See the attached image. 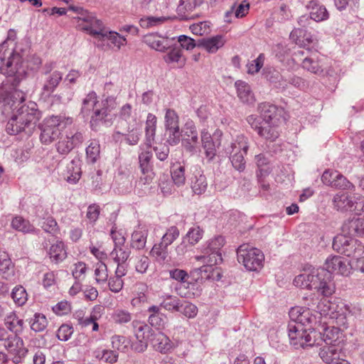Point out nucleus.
<instances>
[{
    "instance_id": "obj_1",
    "label": "nucleus",
    "mask_w": 364,
    "mask_h": 364,
    "mask_svg": "<svg viewBox=\"0 0 364 364\" xmlns=\"http://www.w3.org/2000/svg\"><path fill=\"white\" fill-rule=\"evenodd\" d=\"M17 95L20 100L18 101H13L11 99H6V103L11 107L15 106L12 117L6 124V131L9 134H17L26 129H33L41 118V112L38 109L35 103L30 105H21L25 100L24 95L16 90L14 96Z\"/></svg>"
},
{
    "instance_id": "obj_2",
    "label": "nucleus",
    "mask_w": 364,
    "mask_h": 364,
    "mask_svg": "<svg viewBox=\"0 0 364 364\" xmlns=\"http://www.w3.org/2000/svg\"><path fill=\"white\" fill-rule=\"evenodd\" d=\"M321 333L314 328H306L302 324H290L289 337L291 344L296 348H308L321 345Z\"/></svg>"
},
{
    "instance_id": "obj_3",
    "label": "nucleus",
    "mask_w": 364,
    "mask_h": 364,
    "mask_svg": "<svg viewBox=\"0 0 364 364\" xmlns=\"http://www.w3.org/2000/svg\"><path fill=\"white\" fill-rule=\"evenodd\" d=\"M237 256L238 262L249 271H257L263 267L264 254L248 243H244L237 248Z\"/></svg>"
},
{
    "instance_id": "obj_4",
    "label": "nucleus",
    "mask_w": 364,
    "mask_h": 364,
    "mask_svg": "<svg viewBox=\"0 0 364 364\" xmlns=\"http://www.w3.org/2000/svg\"><path fill=\"white\" fill-rule=\"evenodd\" d=\"M334 208L341 212H355L360 214L364 211V197L349 192H338L333 199Z\"/></svg>"
},
{
    "instance_id": "obj_5",
    "label": "nucleus",
    "mask_w": 364,
    "mask_h": 364,
    "mask_svg": "<svg viewBox=\"0 0 364 364\" xmlns=\"http://www.w3.org/2000/svg\"><path fill=\"white\" fill-rule=\"evenodd\" d=\"M7 338L5 348L12 356V361L15 364L22 363L26 357L28 349L24 346L23 340L17 335L7 336V331L4 328H0V341Z\"/></svg>"
},
{
    "instance_id": "obj_6",
    "label": "nucleus",
    "mask_w": 364,
    "mask_h": 364,
    "mask_svg": "<svg viewBox=\"0 0 364 364\" xmlns=\"http://www.w3.org/2000/svg\"><path fill=\"white\" fill-rule=\"evenodd\" d=\"M247 122L251 127L257 131L258 135L267 141L273 142L280 135L279 124H271L267 122H260L253 115L248 117Z\"/></svg>"
},
{
    "instance_id": "obj_7",
    "label": "nucleus",
    "mask_w": 364,
    "mask_h": 364,
    "mask_svg": "<svg viewBox=\"0 0 364 364\" xmlns=\"http://www.w3.org/2000/svg\"><path fill=\"white\" fill-rule=\"evenodd\" d=\"M75 20L78 29L86 31L96 39L102 34L105 27L101 20L89 14H82L81 17H77Z\"/></svg>"
},
{
    "instance_id": "obj_8",
    "label": "nucleus",
    "mask_w": 364,
    "mask_h": 364,
    "mask_svg": "<svg viewBox=\"0 0 364 364\" xmlns=\"http://www.w3.org/2000/svg\"><path fill=\"white\" fill-rule=\"evenodd\" d=\"M65 124V118L60 116H52L46 119L41 133V139L50 142L58 136L60 129Z\"/></svg>"
},
{
    "instance_id": "obj_9",
    "label": "nucleus",
    "mask_w": 364,
    "mask_h": 364,
    "mask_svg": "<svg viewBox=\"0 0 364 364\" xmlns=\"http://www.w3.org/2000/svg\"><path fill=\"white\" fill-rule=\"evenodd\" d=\"M325 269L331 274L347 277L352 271L350 262L340 256H332L327 258L324 263Z\"/></svg>"
},
{
    "instance_id": "obj_10",
    "label": "nucleus",
    "mask_w": 364,
    "mask_h": 364,
    "mask_svg": "<svg viewBox=\"0 0 364 364\" xmlns=\"http://www.w3.org/2000/svg\"><path fill=\"white\" fill-rule=\"evenodd\" d=\"M133 326L135 330V336L139 343L132 347L136 352H143L147 347V342L153 337L155 332L146 323L139 321H134Z\"/></svg>"
},
{
    "instance_id": "obj_11",
    "label": "nucleus",
    "mask_w": 364,
    "mask_h": 364,
    "mask_svg": "<svg viewBox=\"0 0 364 364\" xmlns=\"http://www.w3.org/2000/svg\"><path fill=\"white\" fill-rule=\"evenodd\" d=\"M259 110L262 118V120H260V122L280 124L284 119V109L274 105L262 103L259 106Z\"/></svg>"
},
{
    "instance_id": "obj_12",
    "label": "nucleus",
    "mask_w": 364,
    "mask_h": 364,
    "mask_svg": "<svg viewBox=\"0 0 364 364\" xmlns=\"http://www.w3.org/2000/svg\"><path fill=\"white\" fill-rule=\"evenodd\" d=\"M346 235L344 233L336 236L333 242V248L339 253L351 257L354 255L355 250L354 247L357 241Z\"/></svg>"
},
{
    "instance_id": "obj_13",
    "label": "nucleus",
    "mask_w": 364,
    "mask_h": 364,
    "mask_svg": "<svg viewBox=\"0 0 364 364\" xmlns=\"http://www.w3.org/2000/svg\"><path fill=\"white\" fill-rule=\"evenodd\" d=\"M291 316H295L296 324H302L303 326L308 328H314L317 323V317L308 308H293L291 311Z\"/></svg>"
},
{
    "instance_id": "obj_14",
    "label": "nucleus",
    "mask_w": 364,
    "mask_h": 364,
    "mask_svg": "<svg viewBox=\"0 0 364 364\" xmlns=\"http://www.w3.org/2000/svg\"><path fill=\"white\" fill-rule=\"evenodd\" d=\"M83 137L80 132H70L62 136L57 144V150L61 154H68L74 147L82 144Z\"/></svg>"
},
{
    "instance_id": "obj_15",
    "label": "nucleus",
    "mask_w": 364,
    "mask_h": 364,
    "mask_svg": "<svg viewBox=\"0 0 364 364\" xmlns=\"http://www.w3.org/2000/svg\"><path fill=\"white\" fill-rule=\"evenodd\" d=\"M23 67V58L16 52H13L8 60L0 66V73L6 76H14Z\"/></svg>"
},
{
    "instance_id": "obj_16",
    "label": "nucleus",
    "mask_w": 364,
    "mask_h": 364,
    "mask_svg": "<svg viewBox=\"0 0 364 364\" xmlns=\"http://www.w3.org/2000/svg\"><path fill=\"white\" fill-rule=\"evenodd\" d=\"M225 245V239L223 236H215L208 241L205 253L214 259L215 263H220L223 260L221 250Z\"/></svg>"
},
{
    "instance_id": "obj_17",
    "label": "nucleus",
    "mask_w": 364,
    "mask_h": 364,
    "mask_svg": "<svg viewBox=\"0 0 364 364\" xmlns=\"http://www.w3.org/2000/svg\"><path fill=\"white\" fill-rule=\"evenodd\" d=\"M152 153L150 150L142 151L139 156V166L142 174L145 175L141 180L144 183H149L154 177L152 166L151 165V159Z\"/></svg>"
},
{
    "instance_id": "obj_18",
    "label": "nucleus",
    "mask_w": 364,
    "mask_h": 364,
    "mask_svg": "<svg viewBox=\"0 0 364 364\" xmlns=\"http://www.w3.org/2000/svg\"><path fill=\"white\" fill-rule=\"evenodd\" d=\"M207 264L202 266L200 269L201 279H220L221 278V269L217 265L219 263H215L214 259L211 257H203Z\"/></svg>"
},
{
    "instance_id": "obj_19",
    "label": "nucleus",
    "mask_w": 364,
    "mask_h": 364,
    "mask_svg": "<svg viewBox=\"0 0 364 364\" xmlns=\"http://www.w3.org/2000/svg\"><path fill=\"white\" fill-rule=\"evenodd\" d=\"M317 270L311 266L304 269V272L296 276L294 279V284L302 289H311Z\"/></svg>"
},
{
    "instance_id": "obj_20",
    "label": "nucleus",
    "mask_w": 364,
    "mask_h": 364,
    "mask_svg": "<svg viewBox=\"0 0 364 364\" xmlns=\"http://www.w3.org/2000/svg\"><path fill=\"white\" fill-rule=\"evenodd\" d=\"M150 342L156 350L162 353H166L173 348V343L168 337L159 331L154 333Z\"/></svg>"
},
{
    "instance_id": "obj_21",
    "label": "nucleus",
    "mask_w": 364,
    "mask_h": 364,
    "mask_svg": "<svg viewBox=\"0 0 364 364\" xmlns=\"http://www.w3.org/2000/svg\"><path fill=\"white\" fill-rule=\"evenodd\" d=\"M115 101L111 98H106L97 104L92 116V119L100 121L105 119L114 108Z\"/></svg>"
},
{
    "instance_id": "obj_22",
    "label": "nucleus",
    "mask_w": 364,
    "mask_h": 364,
    "mask_svg": "<svg viewBox=\"0 0 364 364\" xmlns=\"http://www.w3.org/2000/svg\"><path fill=\"white\" fill-rule=\"evenodd\" d=\"M342 231L348 235L363 237L364 218H358L348 220L343 224Z\"/></svg>"
},
{
    "instance_id": "obj_23",
    "label": "nucleus",
    "mask_w": 364,
    "mask_h": 364,
    "mask_svg": "<svg viewBox=\"0 0 364 364\" xmlns=\"http://www.w3.org/2000/svg\"><path fill=\"white\" fill-rule=\"evenodd\" d=\"M306 7L309 11L311 18L315 21H322L328 18V13L326 7L316 0H311Z\"/></svg>"
},
{
    "instance_id": "obj_24",
    "label": "nucleus",
    "mask_w": 364,
    "mask_h": 364,
    "mask_svg": "<svg viewBox=\"0 0 364 364\" xmlns=\"http://www.w3.org/2000/svg\"><path fill=\"white\" fill-rule=\"evenodd\" d=\"M341 346L338 345L325 346L321 348L319 355L326 364H333L341 360L340 352Z\"/></svg>"
},
{
    "instance_id": "obj_25",
    "label": "nucleus",
    "mask_w": 364,
    "mask_h": 364,
    "mask_svg": "<svg viewBox=\"0 0 364 364\" xmlns=\"http://www.w3.org/2000/svg\"><path fill=\"white\" fill-rule=\"evenodd\" d=\"M97 40H107L117 49H120L122 46H125L127 43V38L124 36L117 32L107 31L105 27H104L103 31H102V34L99 36Z\"/></svg>"
},
{
    "instance_id": "obj_26",
    "label": "nucleus",
    "mask_w": 364,
    "mask_h": 364,
    "mask_svg": "<svg viewBox=\"0 0 364 364\" xmlns=\"http://www.w3.org/2000/svg\"><path fill=\"white\" fill-rule=\"evenodd\" d=\"M92 356L95 360L107 364H115L119 359V353L117 351L100 348L93 350Z\"/></svg>"
},
{
    "instance_id": "obj_27",
    "label": "nucleus",
    "mask_w": 364,
    "mask_h": 364,
    "mask_svg": "<svg viewBox=\"0 0 364 364\" xmlns=\"http://www.w3.org/2000/svg\"><path fill=\"white\" fill-rule=\"evenodd\" d=\"M144 41L151 48L159 51H164L169 47L168 38L156 33L146 35L144 37Z\"/></svg>"
},
{
    "instance_id": "obj_28",
    "label": "nucleus",
    "mask_w": 364,
    "mask_h": 364,
    "mask_svg": "<svg viewBox=\"0 0 364 364\" xmlns=\"http://www.w3.org/2000/svg\"><path fill=\"white\" fill-rule=\"evenodd\" d=\"M341 333L338 327L327 326L324 327L322 337L321 336V342L324 341L326 346H340V336Z\"/></svg>"
},
{
    "instance_id": "obj_29",
    "label": "nucleus",
    "mask_w": 364,
    "mask_h": 364,
    "mask_svg": "<svg viewBox=\"0 0 364 364\" xmlns=\"http://www.w3.org/2000/svg\"><path fill=\"white\" fill-rule=\"evenodd\" d=\"M148 229L145 225H139L132 235V247L137 249H143L146 242Z\"/></svg>"
},
{
    "instance_id": "obj_30",
    "label": "nucleus",
    "mask_w": 364,
    "mask_h": 364,
    "mask_svg": "<svg viewBox=\"0 0 364 364\" xmlns=\"http://www.w3.org/2000/svg\"><path fill=\"white\" fill-rule=\"evenodd\" d=\"M48 255L52 261L56 263L62 262L67 257L65 244L62 241H57L50 246Z\"/></svg>"
},
{
    "instance_id": "obj_31",
    "label": "nucleus",
    "mask_w": 364,
    "mask_h": 364,
    "mask_svg": "<svg viewBox=\"0 0 364 364\" xmlns=\"http://www.w3.org/2000/svg\"><path fill=\"white\" fill-rule=\"evenodd\" d=\"M235 86L237 96L242 102L252 104L255 101L254 95L247 83L238 80L235 82Z\"/></svg>"
},
{
    "instance_id": "obj_32",
    "label": "nucleus",
    "mask_w": 364,
    "mask_h": 364,
    "mask_svg": "<svg viewBox=\"0 0 364 364\" xmlns=\"http://www.w3.org/2000/svg\"><path fill=\"white\" fill-rule=\"evenodd\" d=\"M225 42L224 37L221 35H218L203 39L201 42V46L208 53H215L219 48L224 46Z\"/></svg>"
},
{
    "instance_id": "obj_33",
    "label": "nucleus",
    "mask_w": 364,
    "mask_h": 364,
    "mask_svg": "<svg viewBox=\"0 0 364 364\" xmlns=\"http://www.w3.org/2000/svg\"><path fill=\"white\" fill-rule=\"evenodd\" d=\"M81 167L78 161H72L67 166L65 179L70 183H76L81 177Z\"/></svg>"
},
{
    "instance_id": "obj_34",
    "label": "nucleus",
    "mask_w": 364,
    "mask_h": 364,
    "mask_svg": "<svg viewBox=\"0 0 364 364\" xmlns=\"http://www.w3.org/2000/svg\"><path fill=\"white\" fill-rule=\"evenodd\" d=\"M171 179L177 186H183L186 183L185 166L180 163L174 164L171 170Z\"/></svg>"
},
{
    "instance_id": "obj_35",
    "label": "nucleus",
    "mask_w": 364,
    "mask_h": 364,
    "mask_svg": "<svg viewBox=\"0 0 364 364\" xmlns=\"http://www.w3.org/2000/svg\"><path fill=\"white\" fill-rule=\"evenodd\" d=\"M131 341L126 336L114 335L111 338L112 348L114 350L125 353L128 350Z\"/></svg>"
},
{
    "instance_id": "obj_36",
    "label": "nucleus",
    "mask_w": 364,
    "mask_h": 364,
    "mask_svg": "<svg viewBox=\"0 0 364 364\" xmlns=\"http://www.w3.org/2000/svg\"><path fill=\"white\" fill-rule=\"evenodd\" d=\"M11 227L17 231L24 233H31L35 231V228L28 220H25L21 216H16L11 221Z\"/></svg>"
},
{
    "instance_id": "obj_37",
    "label": "nucleus",
    "mask_w": 364,
    "mask_h": 364,
    "mask_svg": "<svg viewBox=\"0 0 364 364\" xmlns=\"http://www.w3.org/2000/svg\"><path fill=\"white\" fill-rule=\"evenodd\" d=\"M168 245L164 242L155 244L150 251V255L159 262H164L168 257Z\"/></svg>"
},
{
    "instance_id": "obj_38",
    "label": "nucleus",
    "mask_w": 364,
    "mask_h": 364,
    "mask_svg": "<svg viewBox=\"0 0 364 364\" xmlns=\"http://www.w3.org/2000/svg\"><path fill=\"white\" fill-rule=\"evenodd\" d=\"M207 187L206 178L199 172L191 178V188L193 191L199 195L203 193Z\"/></svg>"
},
{
    "instance_id": "obj_39",
    "label": "nucleus",
    "mask_w": 364,
    "mask_h": 364,
    "mask_svg": "<svg viewBox=\"0 0 364 364\" xmlns=\"http://www.w3.org/2000/svg\"><path fill=\"white\" fill-rule=\"evenodd\" d=\"M5 324L11 331L16 334L23 329V321L19 318L14 313L7 316Z\"/></svg>"
},
{
    "instance_id": "obj_40",
    "label": "nucleus",
    "mask_w": 364,
    "mask_h": 364,
    "mask_svg": "<svg viewBox=\"0 0 364 364\" xmlns=\"http://www.w3.org/2000/svg\"><path fill=\"white\" fill-rule=\"evenodd\" d=\"M99 102L97 94L95 92L88 93L83 100L82 112L86 114H88L91 110L94 112Z\"/></svg>"
},
{
    "instance_id": "obj_41",
    "label": "nucleus",
    "mask_w": 364,
    "mask_h": 364,
    "mask_svg": "<svg viewBox=\"0 0 364 364\" xmlns=\"http://www.w3.org/2000/svg\"><path fill=\"white\" fill-rule=\"evenodd\" d=\"M203 230L199 226H195L189 229L185 240H187L191 245H194L203 238Z\"/></svg>"
},
{
    "instance_id": "obj_42",
    "label": "nucleus",
    "mask_w": 364,
    "mask_h": 364,
    "mask_svg": "<svg viewBox=\"0 0 364 364\" xmlns=\"http://www.w3.org/2000/svg\"><path fill=\"white\" fill-rule=\"evenodd\" d=\"M95 278L97 283H105L108 279L107 267L105 262H97L95 268Z\"/></svg>"
},
{
    "instance_id": "obj_43",
    "label": "nucleus",
    "mask_w": 364,
    "mask_h": 364,
    "mask_svg": "<svg viewBox=\"0 0 364 364\" xmlns=\"http://www.w3.org/2000/svg\"><path fill=\"white\" fill-rule=\"evenodd\" d=\"M11 297L17 305L23 306L28 299V294L22 286H17L14 289Z\"/></svg>"
},
{
    "instance_id": "obj_44",
    "label": "nucleus",
    "mask_w": 364,
    "mask_h": 364,
    "mask_svg": "<svg viewBox=\"0 0 364 364\" xmlns=\"http://www.w3.org/2000/svg\"><path fill=\"white\" fill-rule=\"evenodd\" d=\"M48 326V320L43 314L36 313L31 323V328L35 331H43Z\"/></svg>"
},
{
    "instance_id": "obj_45",
    "label": "nucleus",
    "mask_w": 364,
    "mask_h": 364,
    "mask_svg": "<svg viewBox=\"0 0 364 364\" xmlns=\"http://www.w3.org/2000/svg\"><path fill=\"white\" fill-rule=\"evenodd\" d=\"M166 129L179 127V117L173 109H167L165 115Z\"/></svg>"
},
{
    "instance_id": "obj_46",
    "label": "nucleus",
    "mask_w": 364,
    "mask_h": 364,
    "mask_svg": "<svg viewBox=\"0 0 364 364\" xmlns=\"http://www.w3.org/2000/svg\"><path fill=\"white\" fill-rule=\"evenodd\" d=\"M203 0H180L178 6L179 12L186 14L188 12L192 11L196 7L200 5Z\"/></svg>"
},
{
    "instance_id": "obj_47",
    "label": "nucleus",
    "mask_w": 364,
    "mask_h": 364,
    "mask_svg": "<svg viewBox=\"0 0 364 364\" xmlns=\"http://www.w3.org/2000/svg\"><path fill=\"white\" fill-rule=\"evenodd\" d=\"M181 302L176 296L169 295L164 299L161 306L168 311H181Z\"/></svg>"
},
{
    "instance_id": "obj_48",
    "label": "nucleus",
    "mask_w": 364,
    "mask_h": 364,
    "mask_svg": "<svg viewBox=\"0 0 364 364\" xmlns=\"http://www.w3.org/2000/svg\"><path fill=\"white\" fill-rule=\"evenodd\" d=\"M112 318L115 323L124 324L132 320V315L127 311L117 309L112 314Z\"/></svg>"
},
{
    "instance_id": "obj_49",
    "label": "nucleus",
    "mask_w": 364,
    "mask_h": 364,
    "mask_svg": "<svg viewBox=\"0 0 364 364\" xmlns=\"http://www.w3.org/2000/svg\"><path fill=\"white\" fill-rule=\"evenodd\" d=\"M53 311L57 316H65L69 314L72 311V306L70 302L68 301H59L52 308Z\"/></svg>"
},
{
    "instance_id": "obj_50",
    "label": "nucleus",
    "mask_w": 364,
    "mask_h": 364,
    "mask_svg": "<svg viewBox=\"0 0 364 364\" xmlns=\"http://www.w3.org/2000/svg\"><path fill=\"white\" fill-rule=\"evenodd\" d=\"M180 306L181 311H179L188 318H193L198 314L197 306L189 301H183Z\"/></svg>"
},
{
    "instance_id": "obj_51",
    "label": "nucleus",
    "mask_w": 364,
    "mask_h": 364,
    "mask_svg": "<svg viewBox=\"0 0 364 364\" xmlns=\"http://www.w3.org/2000/svg\"><path fill=\"white\" fill-rule=\"evenodd\" d=\"M62 79L61 74L58 72H54L50 76L44 85V90L46 92H52L58 85Z\"/></svg>"
},
{
    "instance_id": "obj_52",
    "label": "nucleus",
    "mask_w": 364,
    "mask_h": 364,
    "mask_svg": "<svg viewBox=\"0 0 364 364\" xmlns=\"http://www.w3.org/2000/svg\"><path fill=\"white\" fill-rule=\"evenodd\" d=\"M235 10V16L237 18L245 17L250 11V3L247 0L241 1L238 5L236 4L232 7Z\"/></svg>"
},
{
    "instance_id": "obj_53",
    "label": "nucleus",
    "mask_w": 364,
    "mask_h": 364,
    "mask_svg": "<svg viewBox=\"0 0 364 364\" xmlns=\"http://www.w3.org/2000/svg\"><path fill=\"white\" fill-rule=\"evenodd\" d=\"M264 62V55L261 53L257 59L247 64V72L250 74H255L262 68Z\"/></svg>"
},
{
    "instance_id": "obj_54",
    "label": "nucleus",
    "mask_w": 364,
    "mask_h": 364,
    "mask_svg": "<svg viewBox=\"0 0 364 364\" xmlns=\"http://www.w3.org/2000/svg\"><path fill=\"white\" fill-rule=\"evenodd\" d=\"M179 236V230L176 226L170 227L162 237L161 242L170 245Z\"/></svg>"
},
{
    "instance_id": "obj_55",
    "label": "nucleus",
    "mask_w": 364,
    "mask_h": 364,
    "mask_svg": "<svg viewBox=\"0 0 364 364\" xmlns=\"http://www.w3.org/2000/svg\"><path fill=\"white\" fill-rule=\"evenodd\" d=\"M303 67L314 73L322 71L321 65L318 60H314L311 58H306L302 63Z\"/></svg>"
},
{
    "instance_id": "obj_56",
    "label": "nucleus",
    "mask_w": 364,
    "mask_h": 364,
    "mask_svg": "<svg viewBox=\"0 0 364 364\" xmlns=\"http://www.w3.org/2000/svg\"><path fill=\"white\" fill-rule=\"evenodd\" d=\"M333 187L336 188H340L343 190H351L354 188V186L352 183H350L344 176H343L341 173H339L338 177H336V179L333 183Z\"/></svg>"
},
{
    "instance_id": "obj_57",
    "label": "nucleus",
    "mask_w": 364,
    "mask_h": 364,
    "mask_svg": "<svg viewBox=\"0 0 364 364\" xmlns=\"http://www.w3.org/2000/svg\"><path fill=\"white\" fill-rule=\"evenodd\" d=\"M13 268V264L8 254L5 252H0V272L5 274Z\"/></svg>"
},
{
    "instance_id": "obj_58",
    "label": "nucleus",
    "mask_w": 364,
    "mask_h": 364,
    "mask_svg": "<svg viewBox=\"0 0 364 364\" xmlns=\"http://www.w3.org/2000/svg\"><path fill=\"white\" fill-rule=\"evenodd\" d=\"M164 58L168 63H179L182 59V51L179 48H173L164 55Z\"/></svg>"
},
{
    "instance_id": "obj_59",
    "label": "nucleus",
    "mask_w": 364,
    "mask_h": 364,
    "mask_svg": "<svg viewBox=\"0 0 364 364\" xmlns=\"http://www.w3.org/2000/svg\"><path fill=\"white\" fill-rule=\"evenodd\" d=\"M339 173L336 170H326L322 174L321 181L324 184L333 187V183H334L336 177H338Z\"/></svg>"
},
{
    "instance_id": "obj_60",
    "label": "nucleus",
    "mask_w": 364,
    "mask_h": 364,
    "mask_svg": "<svg viewBox=\"0 0 364 364\" xmlns=\"http://www.w3.org/2000/svg\"><path fill=\"white\" fill-rule=\"evenodd\" d=\"M103 308L100 306H95L91 311V319L93 323H92V330L93 331H97L99 330V324L97 321L102 317Z\"/></svg>"
},
{
    "instance_id": "obj_61",
    "label": "nucleus",
    "mask_w": 364,
    "mask_h": 364,
    "mask_svg": "<svg viewBox=\"0 0 364 364\" xmlns=\"http://www.w3.org/2000/svg\"><path fill=\"white\" fill-rule=\"evenodd\" d=\"M109 289L114 293H119L124 287V281L117 277H112L108 281Z\"/></svg>"
},
{
    "instance_id": "obj_62",
    "label": "nucleus",
    "mask_w": 364,
    "mask_h": 364,
    "mask_svg": "<svg viewBox=\"0 0 364 364\" xmlns=\"http://www.w3.org/2000/svg\"><path fill=\"white\" fill-rule=\"evenodd\" d=\"M41 227L46 232L50 233H56L59 230L57 222L52 217L46 218Z\"/></svg>"
},
{
    "instance_id": "obj_63",
    "label": "nucleus",
    "mask_w": 364,
    "mask_h": 364,
    "mask_svg": "<svg viewBox=\"0 0 364 364\" xmlns=\"http://www.w3.org/2000/svg\"><path fill=\"white\" fill-rule=\"evenodd\" d=\"M73 333L72 326L68 324H63L60 326L57 331V336L61 341H67Z\"/></svg>"
},
{
    "instance_id": "obj_64",
    "label": "nucleus",
    "mask_w": 364,
    "mask_h": 364,
    "mask_svg": "<svg viewBox=\"0 0 364 364\" xmlns=\"http://www.w3.org/2000/svg\"><path fill=\"white\" fill-rule=\"evenodd\" d=\"M73 276L76 279L82 278L87 272V264L81 261L74 264L73 269Z\"/></svg>"
}]
</instances>
